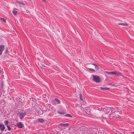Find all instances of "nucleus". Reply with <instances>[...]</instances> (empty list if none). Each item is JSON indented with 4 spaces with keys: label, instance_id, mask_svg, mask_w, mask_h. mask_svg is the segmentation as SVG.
Here are the masks:
<instances>
[{
    "label": "nucleus",
    "instance_id": "obj_33",
    "mask_svg": "<svg viewBox=\"0 0 134 134\" xmlns=\"http://www.w3.org/2000/svg\"><path fill=\"white\" fill-rule=\"evenodd\" d=\"M76 107H77V106L78 105V104H76Z\"/></svg>",
    "mask_w": 134,
    "mask_h": 134
},
{
    "label": "nucleus",
    "instance_id": "obj_18",
    "mask_svg": "<svg viewBox=\"0 0 134 134\" xmlns=\"http://www.w3.org/2000/svg\"><path fill=\"white\" fill-rule=\"evenodd\" d=\"M4 123L5 124V126H8V123H10V122H9L7 120H5V121Z\"/></svg>",
    "mask_w": 134,
    "mask_h": 134
},
{
    "label": "nucleus",
    "instance_id": "obj_25",
    "mask_svg": "<svg viewBox=\"0 0 134 134\" xmlns=\"http://www.w3.org/2000/svg\"><path fill=\"white\" fill-rule=\"evenodd\" d=\"M107 85H111V86H114V84H113L110 83H109V82H108V84H107Z\"/></svg>",
    "mask_w": 134,
    "mask_h": 134
},
{
    "label": "nucleus",
    "instance_id": "obj_6",
    "mask_svg": "<svg viewBox=\"0 0 134 134\" xmlns=\"http://www.w3.org/2000/svg\"><path fill=\"white\" fill-rule=\"evenodd\" d=\"M5 48V46L3 45H0V55H1L3 53V51Z\"/></svg>",
    "mask_w": 134,
    "mask_h": 134
},
{
    "label": "nucleus",
    "instance_id": "obj_23",
    "mask_svg": "<svg viewBox=\"0 0 134 134\" xmlns=\"http://www.w3.org/2000/svg\"><path fill=\"white\" fill-rule=\"evenodd\" d=\"M16 2L17 3H20V4H22V5H25V4H24L23 2H19V1H16Z\"/></svg>",
    "mask_w": 134,
    "mask_h": 134
},
{
    "label": "nucleus",
    "instance_id": "obj_22",
    "mask_svg": "<svg viewBox=\"0 0 134 134\" xmlns=\"http://www.w3.org/2000/svg\"><path fill=\"white\" fill-rule=\"evenodd\" d=\"M0 19L1 21H3V22H4L5 23L6 22V21H5L6 20L5 19H4V18H0Z\"/></svg>",
    "mask_w": 134,
    "mask_h": 134
},
{
    "label": "nucleus",
    "instance_id": "obj_24",
    "mask_svg": "<svg viewBox=\"0 0 134 134\" xmlns=\"http://www.w3.org/2000/svg\"><path fill=\"white\" fill-rule=\"evenodd\" d=\"M88 69L89 70H90L91 71H92L93 72L95 71V70L93 69H92V68H88Z\"/></svg>",
    "mask_w": 134,
    "mask_h": 134
},
{
    "label": "nucleus",
    "instance_id": "obj_4",
    "mask_svg": "<svg viewBox=\"0 0 134 134\" xmlns=\"http://www.w3.org/2000/svg\"><path fill=\"white\" fill-rule=\"evenodd\" d=\"M18 115L20 119H22L26 115V113H25L21 112L18 113L17 114Z\"/></svg>",
    "mask_w": 134,
    "mask_h": 134
},
{
    "label": "nucleus",
    "instance_id": "obj_35",
    "mask_svg": "<svg viewBox=\"0 0 134 134\" xmlns=\"http://www.w3.org/2000/svg\"><path fill=\"white\" fill-rule=\"evenodd\" d=\"M133 133L134 134V132H132L130 133Z\"/></svg>",
    "mask_w": 134,
    "mask_h": 134
},
{
    "label": "nucleus",
    "instance_id": "obj_9",
    "mask_svg": "<svg viewBox=\"0 0 134 134\" xmlns=\"http://www.w3.org/2000/svg\"><path fill=\"white\" fill-rule=\"evenodd\" d=\"M5 129L4 125L0 123V130L2 132Z\"/></svg>",
    "mask_w": 134,
    "mask_h": 134
},
{
    "label": "nucleus",
    "instance_id": "obj_19",
    "mask_svg": "<svg viewBox=\"0 0 134 134\" xmlns=\"http://www.w3.org/2000/svg\"><path fill=\"white\" fill-rule=\"evenodd\" d=\"M54 101L55 102H56L57 104L60 103V101L58 99L55 98L54 99Z\"/></svg>",
    "mask_w": 134,
    "mask_h": 134
},
{
    "label": "nucleus",
    "instance_id": "obj_27",
    "mask_svg": "<svg viewBox=\"0 0 134 134\" xmlns=\"http://www.w3.org/2000/svg\"><path fill=\"white\" fill-rule=\"evenodd\" d=\"M98 109H97L98 110H102V109H103V108L102 107H101L100 109V108H97Z\"/></svg>",
    "mask_w": 134,
    "mask_h": 134
},
{
    "label": "nucleus",
    "instance_id": "obj_1",
    "mask_svg": "<svg viewBox=\"0 0 134 134\" xmlns=\"http://www.w3.org/2000/svg\"><path fill=\"white\" fill-rule=\"evenodd\" d=\"M105 73H107L110 75H114L115 76H121L122 75V74L120 72H119L117 71H105Z\"/></svg>",
    "mask_w": 134,
    "mask_h": 134
},
{
    "label": "nucleus",
    "instance_id": "obj_13",
    "mask_svg": "<svg viewBox=\"0 0 134 134\" xmlns=\"http://www.w3.org/2000/svg\"><path fill=\"white\" fill-rule=\"evenodd\" d=\"M7 127L8 128V130L9 131H10V130H12V127H13V126L10 125L9 126H8Z\"/></svg>",
    "mask_w": 134,
    "mask_h": 134
},
{
    "label": "nucleus",
    "instance_id": "obj_11",
    "mask_svg": "<svg viewBox=\"0 0 134 134\" xmlns=\"http://www.w3.org/2000/svg\"><path fill=\"white\" fill-rule=\"evenodd\" d=\"M69 125V124L68 123L63 124L62 123H60L59 124L60 125L62 126H68Z\"/></svg>",
    "mask_w": 134,
    "mask_h": 134
},
{
    "label": "nucleus",
    "instance_id": "obj_3",
    "mask_svg": "<svg viewBox=\"0 0 134 134\" xmlns=\"http://www.w3.org/2000/svg\"><path fill=\"white\" fill-rule=\"evenodd\" d=\"M84 110L85 112L88 114H91V109L88 107H85L84 109Z\"/></svg>",
    "mask_w": 134,
    "mask_h": 134
},
{
    "label": "nucleus",
    "instance_id": "obj_5",
    "mask_svg": "<svg viewBox=\"0 0 134 134\" xmlns=\"http://www.w3.org/2000/svg\"><path fill=\"white\" fill-rule=\"evenodd\" d=\"M112 130L113 132H115L117 134H121L122 132V130H119V129H113Z\"/></svg>",
    "mask_w": 134,
    "mask_h": 134
},
{
    "label": "nucleus",
    "instance_id": "obj_12",
    "mask_svg": "<svg viewBox=\"0 0 134 134\" xmlns=\"http://www.w3.org/2000/svg\"><path fill=\"white\" fill-rule=\"evenodd\" d=\"M100 88L102 90H109L110 89V88H107V87H100Z\"/></svg>",
    "mask_w": 134,
    "mask_h": 134
},
{
    "label": "nucleus",
    "instance_id": "obj_34",
    "mask_svg": "<svg viewBox=\"0 0 134 134\" xmlns=\"http://www.w3.org/2000/svg\"><path fill=\"white\" fill-rule=\"evenodd\" d=\"M117 108V109H116V110H118H118H120L119 109H118V108Z\"/></svg>",
    "mask_w": 134,
    "mask_h": 134
},
{
    "label": "nucleus",
    "instance_id": "obj_30",
    "mask_svg": "<svg viewBox=\"0 0 134 134\" xmlns=\"http://www.w3.org/2000/svg\"><path fill=\"white\" fill-rule=\"evenodd\" d=\"M8 49H6V50H5V51H6V52H5V53H8Z\"/></svg>",
    "mask_w": 134,
    "mask_h": 134
},
{
    "label": "nucleus",
    "instance_id": "obj_10",
    "mask_svg": "<svg viewBox=\"0 0 134 134\" xmlns=\"http://www.w3.org/2000/svg\"><path fill=\"white\" fill-rule=\"evenodd\" d=\"M115 117V116L113 112L111 114H110L109 115V118L110 119Z\"/></svg>",
    "mask_w": 134,
    "mask_h": 134
},
{
    "label": "nucleus",
    "instance_id": "obj_16",
    "mask_svg": "<svg viewBox=\"0 0 134 134\" xmlns=\"http://www.w3.org/2000/svg\"><path fill=\"white\" fill-rule=\"evenodd\" d=\"M79 98L80 100H83V96L81 93H79Z\"/></svg>",
    "mask_w": 134,
    "mask_h": 134
},
{
    "label": "nucleus",
    "instance_id": "obj_32",
    "mask_svg": "<svg viewBox=\"0 0 134 134\" xmlns=\"http://www.w3.org/2000/svg\"><path fill=\"white\" fill-rule=\"evenodd\" d=\"M42 1H43L44 2H46V0H42Z\"/></svg>",
    "mask_w": 134,
    "mask_h": 134
},
{
    "label": "nucleus",
    "instance_id": "obj_21",
    "mask_svg": "<svg viewBox=\"0 0 134 134\" xmlns=\"http://www.w3.org/2000/svg\"><path fill=\"white\" fill-rule=\"evenodd\" d=\"M58 113L59 114H64V111H58Z\"/></svg>",
    "mask_w": 134,
    "mask_h": 134
},
{
    "label": "nucleus",
    "instance_id": "obj_20",
    "mask_svg": "<svg viewBox=\"0 0 134 134\" xmlns=\"http://www.w3.org/2000/svg\"><path fill=\"white\" fill-rule=\"evenodd\" d=\"M12 13L14 15H16L17 14V12L16 11L13 10L12 11Z\"/></svg>",
    "mask_w": 134,
    "mask_h": 134
},
{
    "label": "nucleus",
    "instance_id": "obj_29",
    "mask_svg": "<svg viewBox=\"0 0 134 134\" xmlns=\"http://www.w3.org/2000/svg\"><path fill=\"white\" fill-rule=\"evenodd\" d=\"M32 101H34L35 100V98H34L33 97H32Z\"/></svg>",
    "mask_w": 134,
    "mask_h": 134
},
{
    "label": "nucleus",
    "instance_id": "obj_17",
    "mask_svg": "<svg viewBox=\"0 0 134 134\" xmlns=\"http://www.w3.org/2000/svg\"><path fill=\"white\" fill-rule=\"evenodd\" d=\"M37 121L40 123H41L44 121V120L43 119H38Z\"/></svg>",
    "mask_w": 134,
    "mask_h": 134
},
{
    "label": "nucleus",
    "instance_id": "obj_31",
    "mask_svg": "<svg viewBox=\"0 0 134 134\" xmlns=\"http://www.w3.org/2000/svg\"><path fill=\"white\" fill-rule=\"evenodd\" d=\"M41 65H42V66H44V67H46V66H44V64H41Z\"/></svg>",
    "mask_w": 134,
    "mask_h": 134
},
{
    "label": "nucleus",
    "instance_id": "obj_26",
    "mask_svg": "<svg viewBox=\"0 0 134 134\" xmlns=\"http://www.w3.org/2000/svg\"><path fill=\"white\" fill-rule=\"evenodd\" d=\"M65 116H66L68 117H71V116L69 114H66L65 115Z\"/></svg>",
    "mask_w": 134,
    "mask_h": 134
},
{
    "label": "nucleus",
    "instance_id": "obj_8",
    "mask_svg": "<svg viewBox=\"0 0 134 134\" xmlns=\"http://www.w3.org/2000/svg\"><path fill=\"white\" fill-rule=\"evenodd\" d=\"M120 111L117 110V111H115L114 113V115L115 116V117L119 118V116H120L119 115L120 114Z\"/></svg>",
    "mask_w": 134,
    "mask_h": 134
},
{
    "label": "nucleus",
    "instance_id": "obj_2",
    "mask_svg": "<svg viewBox=\"0 0 134 134\" xmlns=\"http://www.w3.org/2000/svg\"><path fill=\"white\" fill-rule=\"evenodd\" d=\"M93 76V80L96 83L99 82L100 81V77L96 75H92Z\"/></svg>",
    "mask_w": 134,
    "mask_h": 134
},
{
    "label": "nucleus",
    "instance_id": "obj_7",
    "mask_svg": "<svg viewBox=\"0 0 134 134\" xmlns=\"http://www.w3.org/2000/svg\"><path fill=\"white\" fill-rule=\"evenodd\" d=\"M16 126L19 128H22L24 127V125L21 122H18L16 124Z\"/></svg>",
    "mask_w": 134,
    "mask_h": 134
},
{
    "label": "nucleus",
    "instance_id": "obj_15",
    "mask_svg": "<svg viewBox=\"0 0 134 134\" xmlns=\"http://www.w3.org/2000/svg\"><path fill=\"white\" fill-rule=\"evenodd\" d=\"M93 65L95 66V68L97 70H99V67L97 65L95 64H93Z\"/></svg>",
    "mask_w": 134,
    "mask_h": 134
},
{
    "label": "nucleus",
    "instance_id": "obj_28",
    "mask_svg": "<svg viewBox=\"0 0 134 134\" xmlns=\"http://www.w3.org/2000/svg\"><path fill=\"white\" fill-rule=\"evenodd\" d=\"M46 94H44L43 95V98H46Z\"/></svg>",
    "mask_w": 134,
    "mask_h": 134
},
{
    "label": "nucleus",
    "instance_id": "obj_14",
    "mask_svg": "<svg viewBox=\"0 0 134 134\" xmlns=\"http://www.w3.org/2000/svg\"><path fill=\"white\" fill-rule=\"evenodd\" d=\"M118 25H123V26H127L128 25L127 24L124 23H119L118 24Z\"/></svg>",
    "mask_w": 134,
    "mask_h": 134
}]
</instances>
